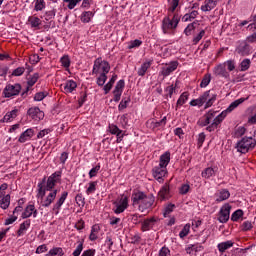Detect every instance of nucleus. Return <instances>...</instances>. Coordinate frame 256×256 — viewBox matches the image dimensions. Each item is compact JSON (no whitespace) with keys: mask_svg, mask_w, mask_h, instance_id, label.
I'll return each instance as SVG.
<instances>
[{"mask_svg":"<svg viewBox=\"0 0 256 256\" xmlns=\"http://www.w3.org/2000/svg\"><path fill=\"white\" fill-rule=\"evenodd\" d=\"M63 3H67V9H69L70 11H73V9H75L77 7V5H79V3H81V1L83 0H62Z\"/></svg>","mask_w":256,"mask_h":256,"instance_id":"nucleus-38","label":"nucleus"},{"mask_svg":"<svg viewBox=\"0 0 256 256\" xmlns=\"http://www.w3.org/2000/svg\"><path fill=\"white\" fill-rule=\"evenodd\" d=\"M25 73V67H18L15 70H13L12 75L13 77H21Z\"/></svg>","mask_w":256,"mask_h":256,"instance_id":"nucleus-62","label":"nucleus"},{"mask_svg":"<svg viewBox=\"0 0 256 256\" xmlns=\"http://www.w3.org/2000/svg\"><path fill=\"white\" fill-rule=\"evenodd\" d=\"M56 14L57 12L55 10H49L45 12L43 18L45 19V21H51L52 19H55Z\"/></svg>","mask_w":256,"mask_h":256,"instance_id":"nucleus-54","label":"nucleus"},{"mask_svg":"<svg viewBox=\"0 0 256 256\" xmlns=\"http://www.w3.org/2000/svg\"><path fill=\"white\" fill-rule=\"evenodd\" d=\"M151 65H153V61H151V60L142 63V65L140 66V68L137 71L138 76L139 77H145V73H147V71L149 70Z\"/></svg>","mask_w":256,"mask_h":256,"instance_id":"nucleus-29","label":"nucleus"},{"mask_svg":"<svg viewBox=\"0 0 256 256\" xmlns=\"http://www.w3.org/2000/svg\"><path fill=\"white\" fill-rule=\"evenodd\" d=\"M188 100H189V92H184L178 98L177 105L182 107V105H185V103H187Z\"/></svg>","mask_w":256,"mask_h":256,"instance_id":"nucleus-40","label":"nucleus"},{"mask_svg":"<svg viewBox=\"0 0 256 256\" xmlns=\"http://www.w3.org/2000/svg\"><path fill=\"white\" fill-rule=\"evenodd\" d=\"M256 147V139L253 137H243L236 144V149L238 153H249L251 149H255Z\"/></svg>","mask_w":256,"mask_h":256,"instance_id":"nucleus-7","label":"nucleus"},{"mask_svg":"<svg viewBox=\"0 0 256 256\" xmlns=\"http://www.w3.org/2000/svg\"><path fill=\"white\" fill-rule=\"evenodd\" d=\"M213 73L214 75H216V77H222V79H229L230 77V74L227 71V67L225 66V64H219L214 67Z\"/></svg>","mask_w":256,"mask_h":256,"instance_id":"nucleus-18","label":"nucleus"},{"mask_svg":"<svg viewBox=\"0 0 256 256\" xmlns=\"http://www.w3.org/2000/svg\"><path fill=\"white\" fill-rule=\"evenodd\" d=\"M129 103H131V98L122 99L120 104L118 105V110L123 111V109H127V107L129 106Z\"/></svg>","mask_w":256,"mask_h":256,"instance_id":"nucleus-50","label":"nucleus"},{"mask_svg":"<svg viewBox=\"0 0 256 256\" xmlns=\"http://www.w3.org/2000/svg\"><path fill=\"white\" fill-rule=\"evenodd\" d=\"M217 171H219V168L217 166L207 167L202 171L201 177L203 179H211V177H215V175H217Z\"/></svg>","mask_w":256,"mask_h":256,"instance_id":"nucleus-22","label":"nucleus"},{"mask_svg":"<svg viewBox=\"0 0 256 256\" xmlns=\"http://www.w3.org/2000/svg\"><path fill=\"white\" fill-rule=\"evenodd\" d=\"M83 253V241H78L76 248L74 249L72 255L73 256H80Z\"/></svg>","mask_w":256,"mask_h":256,"instance_id":"nucleus-46","label":"nucleus"},{"mask_svg":"<svg viewBox=\"0 0 256 256\" xmlns=\"http://www.w3.org/2000/svg\"><path fill=\"white\" fill-rule=\"evenodd\" d=\"M69 196V192L64 191L61 193L59 199L56 201V203L52 207V211L54 215H58L61 211V207H63V203L67 201V197Z\"/></svg>","mask_w":256,"mask_h":256,"instance_id":"nucleus-13","label":"nucleus"},{"mask_svg":"<svg viewBox=\"0 0 256 256\" xmlns=\"http://www.w3.org/2000/svg\"><path fill=\"white\" fill-rule=\"evenodd\" d=\"M99 231H101V227L99 224H95L91 227V232L89 235V239L91 241H97L99 239Z\"/></svg>","mask_w":256,"mask_h":256,"instance_id":"nucleus-30","label":"nucleus"},{"mask_svg":"<svg viewBox=\"0 0 256 256\" xmlns=\"http://www.w3.org/2000/svg\"><path fill=\"white\" fill-rule=\"evenodd\" d=\"M249 67H251V60L249 58L244 59L240 63V71H248Z\"/></svg>","mask_w":256,"mask_h":256,"instance_id":"nucleus-49","label":"nucleus"},{"mask_svg":"<svg viewBox=\"0 0 256 256\" xmlns=\"http://www.w3.org/2000/svg\"><path fill=\"white\" fill-rule=\"evenodd\" d=\"M234 243L231 240L221 242L217 245V249L220 253H225L227 249H231L233 247Z\"/></svg>","mask_w":256,"mask_h":256,"instance_id":"nucleus-33","label":"nucleus"},{"mask_svg":"<svg viewBox=\"0 0 256 256\" xmlns=\"http://www.w3.org/2000/svg\"><path fill=\"white\" fill-rule=\"evenodd\" d=\"M61 171H56L53 174H51L47 181L45 186L43 187V183H38V193L37 197L40 199V205L41 207H51L53 204V201L57 199V189L55 188V185L61 181ZM54 189V190H53Z\"/></svg>","mask_w":256,"mask_h":256,"instance_id":"nucleus-1","label":"nucleus"},{"mask_svg":"<svg viewBox=\"0 0 256 256\" xmlns=\"http://www.w3.org/2000/svg\"><path fill=\"white\" fill-rule=\"evenodd\" d=\"M199 251H203V246L200 244H190L186 248L188 255H195V253H199Z\"/></svg>","mask_w":256,"mask_h":256,"instance_id":"nucleus-31","label":"nucleus"},{"mask_svg":"<svg viewBox=\"0 0 256 256\" xmlns=\"http://www.w3.org/2000/svg\"><path fill=\"white\" fill-rule=\"evenodd\" d=\"M155 203V197L153 195H149L140 202L138 206V210L141 211V213L147 211V209H151L153 207V204Z\"/></svg>","mask_w":256,"mask_h":256,"instance_id":"nucleus-12","label":"nucleus"},{"mask_svg":"<svg viewBox=\"0 0 256 256\" xmlns=\"http://www.w3.org/2000/svg\"><path fill=\"white\" fill-rule=\"evenodd\" d=\"M159 256H171V250L164 246L159 250Z\"/></svg>","mask_w":256,"mask_h":256,"instance_id":"nucleus-63","label":"nucleus"},{"mask_svg":"<svg viewBox=\"0 0 256 256\" xmlns=\"http://www.w3.org/2000/svg\"><path fill=\"white\" fill-rule=\"evenodd\" d=\"M209 83H211V74H206V75H204V77L200 83V87L203 89V88L207 87L209 85Z\"/></svg>","mask_w":256,"mask_h":256,"instance_id":"nucleus-53","label":"nucleus"},{"mask_svg":"<svg viewBox=\"0 0 256 256\" xmlns=\"http://www.w3.org/2000/svg\"><path fill=\"white\" fill-rule=\"evenodd\" d=\"M174 210H175V204H168L164 209L163 216L169 217V215H171V213H173Z\"/></svg>","mask_w":256,"mask_h":256,"instance_id":"nucleus-55","label":"nucleus"},{"mask_svg":"<svg viewBox=\"0 0 256 256\" xmlns=\"http://www.w3.org/2000/svg\"><path fill=\"white\" fill-rule=\"evenodd\" d=\"M107 82V74L102 73L99 75V77L96 79V83L98 87H103L105 83Z\"/></svg>","mask_w":256,"mask_h":256,"instance_id":"nucleus-47","label":"nucleus"},{"mask_svg":"<svg viewBox=\"0 0 256 256\" xmlns=\"http://www.w3.org/2000/svg\"><path fill=\"white\" fill-rule=\"evenodd\" d=\"M112 211L115 215H121V213H125L126 209H129V196L122 194L118 198H116L113 203Z\"/></svg>","mask_w":256,"mask_h":256,"instance_id":"nucleus-6","label":"nucleus"},{"mask_svg":"<svg viewBox=\"0 0 256 256\" xmlns=\"http://www.w3.org/2000/svg\"><path fill=\"white\" fill-rule=\"evenodd\" d=\"M205 37V30H201L196 36L193 38V45H197L199 41H201Z\"/></svg>","mask_w":256,"mask_h":256,"instance_id":"nucleus-58","label":"nucleus"},{"mask_svg":"<svg viewBox=\"0 0 256 256\" xmlns=\"http://www.w3.org/2000/svg\"><path fill=\"white\" fill-rule=\"evenodd\" d=\"M245 101H247V98H239L234 102L230 103L227 109L218 114L214 119L213 123L209 127H206V130H208L209 133H211V131H215L217 127H219V125H221V123L225 121V117H227L229 113H232V111H235V109H237V107L242 103H245Z\"/></svg>","mask_w":256,"mask_h":256,"instance_id":"nucleus-3","label":"nucleus"},{"mask_svg":"<svg viewBox=\"0 0 256 256\" xmlns=\"http://www.w3.org/2000/svg\"><path fill=\"white\" fill-rule=\"evenodd\" d=\"M21 93V84H7L3 90V95L6 99H13Z\"/></svg>","mask_w":256,"mask_h":256,"instance_id":"nucleus-9","label":"nucleus"},{"mask_svg":"<svg viewBox=\"0 0 256 256\" xmlns=\"http://www.w3.org/2000/svg\"><path fill=\"white\" fill-rule=\"evenodd\" d=\"M45 7H46L45 0H35L34 10L43 11Z\"/></svg>","mask_w":256,"mask_h":256,"instance_id":"nucleus-51","label":"nucleus"},{"mask_svg":"<svg viewBox=\"0 0 256 256\" xmlns=\"http://www.w3.org/2000/svg\"><path fill=\"white\" fill-rule=\"evenodd\" d=\"M17 113V109L7 112L6 115L0 120V123H11L13 119L17 117Z\"/></svg>","mask_w":256,"mask_h":256,"instance_id":"nucleus-28","label":"nucleus"},{"mask_svg":"<svg viewBox=\"0 0 256 256\" xmlns=\"http://www.w3.org/2000/svg\"><path fill=\"white\" fill-rule=\"evenodd\" d=\"M60 63L62 67H65V69H69V67L71 66V59H69V56L64 55L60 58Z\"/></svg>","mask_w":256,"mask_h":256,"instance_id":"nucleus-48","label":"nucleus"},{"mask_svg":"<svg viewBox=\"0 0 256 256\" xmlns=\"http://www.w3.org/2000/svg\"><path fill=\"white\" fill-rule=\"evenodd\" d=\"M245 255V249L243 248H235L232 252V256H242Z\"/></svg>","mask_w":256,"mask_h":256,"instance_id":"nucleus-64","label":"nucleus"},{"mask_svg":"<svg viewBox=\"0 0 256 256\" xmlns=\"http://www.w3.org/2000/svg\"><path fill=\"white\" fill-rule=\"evenodd\" d=\"M146 197H147V194L143 192H134L131 198L134 207L137 205L139 206Z\"/></svg>","mask_w":256,"mask_h":256,"instance_id":"nucleus-26","label":"nucleus"},{"mask_svg":"<svg viewBox=\"0 0 256 256\" xmlns=\"http://www.w3.org/2000/svg\"><path fill=\"white\" fill-rule=\"evenodd\" d=\"M235 52L238 53V55H241V57H247V55H250L251 53V46L245 41H240L236 46Z\"/></svg>","mask_w":256,"mask_h":256,"instance_id":"nucleus-15","label":"nucleus"},{"mask_svg":"<svg viewBox=\"0 0 256 256\" xmlns=\"http://www.w3.org/2000/svg\"><path fill=\"white\" fill-rule=\"evenodd\" d=\"M27 113L33 121H42L45 118V113L39 107L29 108Z\"/></svg>","mask_w":256,"mask_h":256,"instance_id":"nucleus-17","label":"nucleus"},{"mask_svg":"<svg viewBox=\"0 0 256 256\" xmlns=\"http://www.w3.org/2000/svg\"><path fill=\"white\" fill-rule=\"evenodd\" d=\"M111 71V65H109V62L103 60V58H97L94 61L93 69H92V75H107Z\"/></svg>","mask_w":256,"mask_h":256,"instance_id":"nucleus-8","label":"nucleus"},{"mask_svg":"<svg viewBox=\"0 0 256 256\" xmlns=\"http://www.w3.org/2000/svg\"><path fill=\"white\" fill-rule=\"evenodd\" d=\"M35 135V130L33 128H28L25 130L20 137L18 138L19 143H27V141H31Z\"/></svg>","mask_w":256,"mask_h":256,"instance_id":"nucleus-21","label":"nucleus"},{"mask_svg":"<svg viewBox=\"0 0 256 256\" xmlns=\"http://www.w3.org/2000/svg\"><path fill=\"white\" fill-rule=\"evenodd\" d=\"M37 215H38V212L35 209V205L29 204L25 207L21 217L22 219H29V217H33L34 219H36Z\"/></svg>","mask_w":256,"mask_h":256,"instance_id":"nucleus-20","label":"nucleus"},{"mask_svg":"<svg viewBox=\"0 0 256 256\" xmlns=\"http://www.w3.org/2000/svg\"><path fill=\"white\" fill-rule=\"evenodd\" d=\"M11 205V195L7 194L4 195L0 200V207L1 209H9V206Z\"/></svg>","mask_w":256,"mask_h":256,"instance_id":"nucleus-35","label":"nucleus"},{"mask_svg":"<svg viewBox=\"0 0 256 256\" xmlns=\"http://www.w3.org/2000/svg\"><path fill=\"white\" fill-rule=\"evenodd\" d=\"M29 227H31V220L27 219L24 222H22L20 224V227L17 231V235L18 237H23V235H25V233H27V231H29Z\"/></svg>","mask_w":256,"mask_h":256,"instance_id":"nucleus-27","label":"nucleus"},{"mask_svg":"<svg viewBox=\"0 0 256 256\" xmlns=\"http://www.w3.org/2000/svg\"><path fill=\"white\" fill-rule=\"evenodd\" d=\"M215 101H217V94L209 90L204 92L199 98L191 100L189 105L191 107H203L205 105L204 109H209Z\"/></svg>","mask_w":256,"mask_h":256,"instance_id":"nucleus-4","label":"nucleus"},{"mask_svg":"<svg viewBox=\"0 0 256 256\" xmlns=\"http://www.w3.org/2000/svg\"><path fill=\"white\" fill-rule=\"evenodd\" d=\"M216 118H217V111L209 110L204 115V120L201 123L202 127H211V125H213V121H215Z\"/></svg>","mask_w":256,"mask_h":256,"instance_id":"nucleus-16","label":"nucleus"},{"mask_svg":"<svg viewBox=\"0 0 256 256\" xmlns=\"http://www.w3.org/2000/svg\"><path fill=\"white\" fill-rule=\"evenodd\" d=\"M193 31H195V23L188 24L187 27L184 29V33L187 35V37H189V35H191Z\"/></svg>","mask_w":256,"mask_h":256,"instance_id":"nucleus-60","label":"nucleus"},{"mask_svg":"<svg viewBox=\"0 0 256 256\" xmlns=\"http://www.w3.org/2000/svg\"><path fill=\"white\" fill-rule=\"evenodd\" d=\"M179 21H181V15L179 13H174L172 18L171 16H166L162 20V31L164 35L169 34V32L174 31L176 27L179 25Z\"/></svg>","mask_w":256,"mask_h":256,"instance_id":"nucleus-5","label":"nucleus"},{"mask_svg":"<svg viewBox=\"0 0 256 256\" xmlns=\"http://www.w3.org/2000/svg\"><path fill=\"white\" fill-rule=\"evenodd\" d=\"M181 0H168V13H175Z\"/></svg>","mask_w":256,"mask_h":256,"instance_id":"nucleus-36","label":"nucleus"},{"mask_svg":"<svg viewBox=\"0 0 256 256\" xmlns=\"http://www.w3.org/2000/svg\"><path fill=\"white\" fill-rule=\"evenodd\" d=\"M169 163H171V152L166 151L160 155L159 164L152 169V176L158 183H163L165 177L169 175V171L167 170Z\"/></svg>","mask_w":256,"mask_h":256,"instance_id":"nucleus-2","label":"nucleus"},{"mask_svg":"<svg viewBox=\"0 0 256 256\" xmlns=\"http://www.w3.org/2000/svg\"><path fill=\"white\" fill-rule=\"evenodd\" d=\"M123 89H125V80H119L114 88L113 91V101L115 103H119L121 101V96L123 95Z\"/></svg>","mask_w":256,"mask_h":256,"instance_id":"nucleus-14","label":"nucleus"},{"mask_svg":"<svg viewBox=\"0 0 256 256\" xmlns=\"http://www.w3.org/2000/svg\"><path fill=\"white\" fill-rule=\"evenodd\" d=\"M190 231H191V224H189V223L185 224V226L179 233L180 239H185V237H187V235H189Z\"/></svg>","mask_w":256,"mask_h":256,"instance_id":"nucleus-43","label":"nucleus"},{"mask_svg":"<svg viewBox=\"0 0 256 256\" xmlns=\"http://www.w3.org/2000/svg\"><path fill=\"white\" fill-rule=\"evenodd\" d=\"M159 227V218L152 217L142 222V231H151V229H157Z\"/></svg>","mask_w":256,"mask_h":256,"instance_id":"nucleus-11","label":"nucleus"},{"mask_svg":"<svg viewBox=\"0 0 256 256\" xmlns=\"http://www.w3.org/2000/svg\"><path fill=\"white\" fill-rule=\"evenodd\" d=\"M231 215V205L229 203L224 204L219 211L218 221L219 223H227Z\"/></svg>","mask_w":256,"mask_h":256,"instance_id":"nucleus-10","label":"nucleus"},{"mask_svg":"<svg viewBox=\"0 0 256 256\" xmlns=\"http://www.w3.org/2000/svg\"><path fill=\"white\" fill-rule=\"evenodd\" d=\"M46 256H63V248L55 247L49 250Z\"/></svg>","mask_w":256,"mask_h":256,"instance_id":"nucleus-42","label":"nucleus"},{"mask_svg":"<svg viewBox=\"0 0 256 256\" xmlns=\"http://www.w3.org/2000/svg\"><path fill=\"white\" fill-rule=\"evenodd\" d=\"M61 87H63V92L67 95L77 89V82H75V80H67Z\"/></svg>","mask_w":256,"mask_h":256,"instance_id":"nucleus-23","label":"nucleus"},{"mask_svg":"<svg viewBox=\"0 0 256 256\" xmlns=\"http://www.w3.org/2000/svg\"><path fill=\"white\" fill-rule=\"evenodd\" d=\"M191 189V186L189 184H182L179 188L180 195H187L189 193V190Z\"/></svg>","mask_w":256,"mask_h":256,"instance_id":"nucleus-59","label":"nucleus"},{"mask_svg":"<svg viewBox=\"0 0 256 256\" xmlns=\"http://www.w3.org/2000/svg\"><path fill=\"white\" fill-rule=\"evenodd\" d=\"M199 15V12H197V10H193L190 13H186L183 17H182V21L184 23H187L189 21H193V19H195L197 16Z\"/></svg>","mask_w":256,"mask_h":256,"instance_id":"nucleus-37","label":"nucleus"},{"mask_svg":"<svg viewBox=\"0 0 256 256\" xmlns=\"http://www.w3.org/2000/svg\"><path fill=\"white\" fill-rule=\"evenodd\" d=\"M28 22L30 23L31 27L37 29L41 25V19L39 17L30 16L28 18Z\"/></svg>","mask_w":256,"mask_h":256,"instance_id":"nucleus-39","label":"nucleus"},{"mask_svg":"<svg viewBox=\"0 0 256 256\" xmlns=\"http://www.w3.org/2000/svg\"><path fill=\"white\" fill-rule=\"evenodd\" d=\"M108 129H109V132L111 133V135H119V133H123V131L121 129H119V127H117V125H114V124H110Z\"/></svg>","mask_w":256,"mask_h":256,"instance_id":"nucleus-56","label":"nucleus"},{"mask_svg":"<svg viewBox=\"0 0 256 256\" xmlns=\"http://www.w3.org/2000/svg\"><path fill=\"white\" fill-rule=\"evenodd\" d=\"M37 81H39V73H34L32 76L28 77L27 86L33 87Z\"/></svg>","mask_w":256,"mask_h":256,"instance_id":"nucleus-44","label":"nucleus"},{"mask_svg":"<svg viewBox=\"0 0 256 256\" xmlns=\"http://www.w3.org/2000/svg\"><path fill=\"white\" fill-rule=\"evenodd\" d=\"M177 67H179V62L172 61L164 66L160 73L161 75H163V77H169V75H171L173 71H176Z\"/></svg>","mask_w":256,"mask_h":256,"instance_id":"nucleus-19","label":"nucleus"},{"mask_svg":"<svg viewBox=\"0 0 256 256\" xmlns=\"http://www.w3.org/2000/svg\"><path fill=\"white\" fill-rule=\"evenodd\" d=\"M219 0H205L204 4L201 6V11L207 13V11H213L217 7Z\"/></svg>","mask_w":256,"mask_h":256,"instance_id":"nucleus-24","label":"nucleus"},{"mask_svg":"<svg viewBox=\"0 0 256 256\" xmlns=\"http://www.w3.org/2000/svg\"><path fill=\"white\" fill-rule=\"evenodd\" d=\"M93 17H95V12L85 11L81 14L80 19L82 23H90Z\"/></svg>","mask_w":256,"mask_h":256,"instance_id":"nucleus-34","label":"nucleus"},{"mask_svg":"<svg viewBox=\"0 0 256 256\" xmlns=\"http://www.w3.org/2000/svg\"><path fill=\"white\" fill-rule=\"evenodd\" d=\"M215 196L217 203H221L223 201H227V199L231 197V193L227 189H221L216 193Z\"/></svg>","mask_w":256,"mask_h":256,"instance_id":"nucleus-25","label":"nucleus"},{"mask_svg":"<svg viewBox=\"0 0 256 256\" xmlns=\"http://www.w3.org/2000/svg\"><path fill=\"white\" fill-rule=\"evenodd\" d=\"M177 85H179L178 80H176V82L174 84H171L170 86L166 87V93H167L168 97H170V98L173 97V93H175V91L177 89Z\"/></svg>","mask_w":256,"mask_h":256,"instance_id":"nucleus-41","label":"nucleus"},{"mask_svg":"<svg viewBox=\"0 0 256 256\" xmlns=\"http://www.w3.org/2000/svg\"><path fill=\"white\" fill-rule=\"evenodd\" d=\"M100 170H101V165H99V164L96 165L95 167H93V168L89 171V173H88L90 179H93V177H97V173H99Z\"/></svg>","mask_w":256,"mask_h":256,"instance_id":"nucleus-57","label":"nucleus"},{"mask_svg":"<svg viewBox=\"0 0 256 256\" xmlns=\"http://www.w3.org/2000/svg\"><path fill=\"white\" fill-rule=\"evenodd\" d=\"M243 215H244L243 210L238 209L232 213L231 221H238L239 219H241V217H243Z\"/></svg>","mask_w":256,"mask_h":256,"instance_id":"nucleus-52","label":"nucleus"},{"mask_svg":"<svg viewBox=\"0 0 256 256\" xmlns=\"http://www.w3.org/2000/svg\"><path fill=\"white\" fill-rule=\"evenodd\" d=\"M19 216L12 214L10 217H8L5 222L4 225H13V223H15V221H17Z\"/></svg>","mask_w":256,"mask_h":256,"instance_id":"nucleus-61","label":"nucleus"},{"mask_svg":"<svg viewBox=\"0 0 256 256\" xmlns=\"http://www.w3.org/2000/svg\"><path fill=\"white\" fill-rule=\"evenodd\" d=\"M158 195L160 199H162V201L165 199H169V197H171L169 185L165 184L164 186H162L160 191L158 192Z\"/></svg>","mask_w":256,"mask_h":256,"instance_id":"nucleus-32","label":"nucleus"},{"mask_svg":"<svg viewBox=\"0 0 256 256\" xmlns=\"http://www.w3.org/2000/svg\"><path fill=\"white\" fill-rule=\"evenodd\" d=\"M97 191V181L89 182L86 195H93Z\"/></svg>","mask_w":256,"mask_h":256,"instance_id":"nucleus-45","label":"nucleus"}]
</instances>
